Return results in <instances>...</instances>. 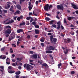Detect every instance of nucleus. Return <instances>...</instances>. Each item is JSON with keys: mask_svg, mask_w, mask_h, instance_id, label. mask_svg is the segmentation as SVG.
Returning <instances> with one entry per match:
<instances>
[{"mask_svg": "<svg viewBox=\"0 0 78 78\" xmlns=\"http://www.w3.org/2000/svg\"><path fill=\"white\" fill-rule=\"evenodd\" d=\"M46 15V16H50V14L47 13H46V14H45Z\"/></svg>", "mask_w": 78, "mask_h": 78, "instance_id": "52", "label": "nucleus"}, {"mask_svg": "<svg viewBox=\"0 0 78 78\" xmlns=\"http://www.w3.org/2000/svg\"><path fill=\"white\" fill-rule=\"evenodd\" d=\"M7 7L9 8H10V5H9V4H7Z\"/></svg>", "mask_w": 78, "mask_h": 78, "instance_id": "61", "label": "nucleus"}, {"mask_svg": "<svg viewBox=\"0 0 78 78\" xmlns=\"http://www.w3.org/2000/svg\"><path fill=\"white\" fill-rule=\"evenodd\" d=\"M70 34L71 35H74L75 34V32L73 31H71L70 32Z\"/></svg>", "mask_w": 78, "mask_h": 78, "instance_id": "27", "label": "nucleus"}, {"mask_svg": "<svg viewBox=\"0 0 78 78\" xmlns=\"http://www.w3.org/2000/svg\"><path fill=\"white\" fill-rule=\"evenodd\" d=\"M17 31L18 33H22L23 31V30L22 29H19L17 30Z\"/></svg>", "mask_w": 78, "mask_h": 78, "instance_id": "10", "label": "nucleus"}, {"mask_svg": "<svg viewBox=\"0 0 78 78\" xmlns=\"http://www.w3.org/2000/svg\"><path fill=\"white\" fill-rule=\"evenodd\" d=\"M56 18H57L58 19H59V16H58V15H57L56 16Z\"/></svg>", "mask_w": 78, "mask_h": 78, "instance_id": "62", "label": "nucleus"}, {"mask_svg": "<svg viewBox=\"0 0 78 78\" xmlns=\"http://www.w3.org/2000/svg\"><path fill=\"white\" fill-rule=\"evenodd\" d=\"M75 12H76V14H78V10L76 11Z\"/></svg>", "mask_w": 78, "mask_h": 78, "instance_id": "63", "label": "nucleus"}, {"mask_svg": "<svg viewBox=\"0 0 78 78\" xmlns=\"http://www.w3.org/2000/svg\"><path fill=\"white\" fill-rule=\"evenodd\" d=\"M46 53H48V54H50V53H52V51H46Z\"/></svg>", "mask_w": 78, "mask_h": 78, "instance_id": "20", "label": "nucleus"}, {"mask_svg": "<svg viewBox=\"0 0 78 78\" xmlns=\"http://www.w3.org/2000/svg\"><path fill=\"white\" fill-rule=\"evenodd\" d=\"M8 69H9V70H12V66H9L8 67Z\"/></svg>", "mask_w": 78, "mask_h": 78, "instance_id": "36", "label": "nucleus"}, {"mask_svg": "<svg viewBox=\"0 0 78 78\" xmlns=\"http://www.w3.org/2000/svg\"><path fill=\"white\" fill-rule=\"evenodd\" d=\"M40 41H41V42H44V39H40Z\"/></svg>", "mask_w": 78, "mask_h": 78, "instance_id": "49", "label": "nucleus"}, {"mask_svg": "<svg viewBox=\"0 0 78 78\" xmlns=\"http://www.w3.org/2000/svg\"><path fill=\"white\" fill-rule=\"evenodd\" d=\"M19 66H22V63L21 62H19Z\"/></svg>", "mask_w": 78, "mask_h": 78, "instance_id": "60", "label": "nucleus"}, {"mask_svg": "<svg viewBox=\"0 0 78 78\" xmlns=\"http://www.w3.org/2000/svg\"><path fill=\"white\" fill-rule=\"evenodd\" d=\"M6 59V56L5 55V56L2 57V59Z\"/></svg>", "mask_w": 78, "mask_h": 78, "instance_id": "53", "label": "nucleus"}, {"mask_svg": "<svg viewBox=\"0 0 78 78\" xmlns=\"http://www.w3.org/2000/svg\"><path fill=\"white\" fill-rule=\"evenodd\" d=\"M72 59H76V57H75L73 56L72 57Z\"/></svg>", "mask_w": 78, "mask_h": 78, "instance_id": "59", "label": "nucleus"}, {"mask_svg": "<svg viewBox=\"0 0 78 78\" xmlns=\"http://www.w3.org/2000/svg\"><path fill=\"white\" fill-rule=\"evenodd\" d=\"M57 27L56 28L57 30H59L61 28V23L60 22H58L57 23Z\"/></svg>", "mask_w": 78, "mask_h": 78, "instance_id": "5", "label": "nucleus"}, {"mask_svg": "<svg viewBox=\"0 0 78 78\" xmlns=\"http://www.w3.org/2000/svg\"><path fill=\"white\" fill-rule=\"evenodd\" d=\"M30 19H31V16H29V17H27L26 18V19L27 20H29Z\"/></svg>", "mask_w": 78, "mask_h": 78, "instance_id": "34", "label": "nucleus"}, {"mask_svg": "<svg viewBox=\"0 0 78 78\" xmlns=\"http://www.w3.org/2000/svg\"><path fill=\"white\" fill-rule=\"evenodd\" d=\"M64 41L65 43L69 44V43H70V42H71L72 39L71 38H67L66 39H65Z\"/></svg>", "mask_w": 78, "mask_h": 78, "instance_id": "3", "label": "nucleus"}, {"mask_svg": "<svg viewBox=\"0 0 78 78\" xmlns=\"http://www.w3.org/2000/svg\"><path fill=\"white\" fill-rule=\"evenodd\" d=\"M60 5L61 6H60V5H57V9H62H62H63V8H64L63 5H62V4H61Z\"/></svg>", "mask_w": 78, "mask_h": 78, "instance_id": "6", "label": "nucleus"}, {"mask_svg": "<svg viewBox=\"0 0 78 78\" xmlns=\"http://www.w3.org/2000/svg\"><path fill=\"white\" fill-rule=\"evenodd\" d=\"M55 22V20H52L50 21V24H53L54 22Z\"/></svg>", "mask_w": 78, "mask_h": 78, "instance_id": "24", "label": "nucleus"}, {"mask_svg": "<svg viewBox=\"0 0 78 78\" xmlns=\"http://www.w3.org/2000/svg\"><path fill=\"white\" fill-rule=\"evenodd\" d=\"M12 66H14V67H15L16 64H15V63H13L12 64Z\"/></svg>", "mask_w": 78, "mask_h": 78, "instance_id": "58", "label": "nucleus"}, {"mask_svg": "<svg viewBox=\"0 0 78 78\" xmlns=\"http://www.w3.org/2000/svg\"><path fill=\"white\" fill-rule=\"evenodd\" d=\"M48 7H49V4H47L45 6H44V9L46 11H48Z\"/></svg>", "mask_w": 78, "mask_h": 78, "instance_id": "4", "label": "nucleus"}, {"mask_svg": "<svg viewBox=\"0 0 78 78\" xmlns=\"http://www.w3.org/2000/svg\"><path fill=\"white\" fill-rule=\"evenodd\" d=\"M25 25V23L23 22L22 23H20V26H22V25Z\"/></svg>", "mask_w": 78, "mask_h": 78, "instance_id": "23", "label": "nucleus"}, {"mask_svg": "<svg viewBox=\"0 0 78 78\" xmlns=\"http://www.w3.org/2000/svg\"><path fill=\"white\" fill-rule=\"evenodd\" d=\"M28 8L29 9V11H30L31 9H32L33 8V7L31 6V5L29 6Z\"/></svg>", "mask_w": 78, "mask_h": 78, "instance_id": "28", "label": "nucleus"}, {"mask_svg": "<svg viewBox=\"0 0 78 78\" xmlns=\"http://www.w3.org/2000/svg\"><path fill=\"white\" fill-rule=\"evenodd\" d=\"M29 53L30 54H33V51H30Z\"/></svg>", "mask_w": 78, "mask_h": 78, "instance_id": "56", "label": "nucleus"}, {"mask_svg": "<svg viewBox=\"0 0 78 78\" xmlns=\"http://www.w3.org/2000/svg\"><path fill=\"white\" fill-rule=\"evenodd\" d=\"M32 24L34 25V26L36 25V22H35V21H34L32 23Z\"/></svg>", "mask_w": 78, "mask_h": 78, "instance_id": "31", "label": "nucleus"}, {"mask_svg": "<svg viewBox=\"0 0 78 78\" xmlns=\"http://www.w3.org/2000/svg\"><path fill=\"white\" fill-rule=\"evenodd\" d=\"M10 59L8 58L6 59V63L7 64H8V65L10 64Z\"/></svg>", "mask_w": 78, "mask_h": 78, "instance_id": "7", "label": "nucleus"}, {"mask_svg": "<svg viewBox=\"0 0 78 78\" xmlns=\"http://www.w3.org/2000/svg\"><path fill=\"white\" fill-rule=\"evenodd\" d=\"M17 16H15L13 17V20H16L17 18Z\"/></svg>", "mask_w": 78, "mask_h": 78, "instance_id": "41", "label": "nucleus"}, {"mask_svg": "<svg viewBox=\"0 0 78 78\" xmlns=\"http://www.w3.org/2000/svg\"><path fill=\"white\" fill-rule=\"evenodd\" d=\"M5 47H3V48H1V50L2 51H4L5 50Z\"/></svg>", "mask_w": 78, "mask_h": 78, "instance_id": "39", "label": "nucleus"}, {"mask_svg": "<svg viewBox=\"0 0 78 78\" xmlns=\"http://www.w3.org/2000/svg\"><path fill=\"white\" fill-rule=\"evenodd\" d=\"M11 35L12 37L11 38L9 37V41H11L12 39H14L15 37V36H16V34H15V33H14V32H12V33Z\"/></svg>", "mask_w": 78, "mask_h": 78, "instance_id": "2", "label": "nucleus"}, {"mask_svg": "<svg viewBox=\"0 0 78 78\" xmlns=\"http://www.w3.org/2000/svg\"><path fill=\"white\" fill-rule=\"evenodd\" d=\"M33 14V13L32 12H29V16H32Z\"/></svg>", "mask_w": 78, "mask_h": 78, "instance_id": "57", "label": "nucleus"}, {"mask_svg": "<svg viewBox=\"0 0 78 78\" xmlns=\"http://www.w3.org/2000/svg\"><path fill=\"white\" fill-rule=\"evenodd\" d=\"M20 73H21L20 71H18L17 72H16L15 73L16 75H20Z\"/></svg>", "mask_w": 78, "mask_h": 78, "instance_id": "22", "label": "nucleus"}, {"mask_svg": "<svg viewBox=\"0 0 78 78\" xmlns=\"http://www.w3.org/2000/svg\"><path fill=\"white\" fill-rule=\"evenodd\" d=\"M49 48H51V49H49V50H52L53 51L54 50H55V48H56L55 47H54L53 46H50L49 47Z\"/></svg>", "mask_w": 78, "mask_h": 78, "instance_id": "11", "label": "nucleus"}, {"mask_svg": "<svg viewBox=\"0 0 78 78\" xmlns=\"http://www.w3.org/2000/svg\"><path fill=\"white\" fill-rule=\"evenodd\" d=\"M16 78H19V76H16Z\"/></svg>", "mask_w": 78, "mask_h": 78, "instance_id": "64", "label": "nucleus"}, {"mask_svg": "<svg viewBox=\"0 0 78 78\" xmlns=\"http://www.w3.org/2000/svg\"><path fill=\"white\" fill-rule=\"evenodd\" d=\"M17 20L18 21H20V17H18L17 18Z\"/></svg>", "mask_w": 78, "mask_h": 78, "instance_id": "48", "label": "nucleus"}, {"mask_svg": "<svg viewBox=\"0 0 78 78\" xmlns=\"http://www.w3.org/2000/svg\"><path fill=\"white\" fill-rule=\"evenodd\" d=\"M52 5H50L49 6V5L48 9H50V8H52Z\"/></svg>", "mask_w": 78, "mask_h": 78, "instance_id": "33", "label": "nucleus"}, {"mask_svg": "<svg viewBox=\"0 0 78 78\" xmlns=\"http://www.w3.org/2000/svg\"><path fill=\"white\" fill-rule=\"evenodd\" d=\"M3 12L4 13H7V12H8V11L6 10H3Z\"/></svg>", "mask_w": 78, "mask_h": 78, "instance_id": "47", "label": "nucleus"}, {"mask_svg": "<svg viewBox=\"0 0 78 78\" xmlns=\"http://www.w3.org/2000/svg\"><path fill=\"white\" fill-rule=\"evenodd\" d=\"M64 22L65 23H67V21H66V19H64Z\"/></svg>", "mask_w": 78, "mask_h": 78, "instance_id": "46", "label": "nucleus"}, {"mask_svg": "<svg viewBox=\"0 0 78 78\" xmlns=\"http://www.w3.org/2000/svg\"><path fill=\"white\" fill-rule=\"evenodd\" d=\"M53 41L55 42H56L57 41V39L55 38H53Z\"/></svg>", "mask_w": 78, "mask_h": 78, "instance_id": "29", "label": "nucleus"}, {"mask_svg": "<svg viewBox=\"0 0 78 78\" xmlns=\"http://www.w3.org/2000/svg\"><path fill=\"white\" fill-rule=\"evenodd\" d=\"M8 20H9V21L8 22H7ZM14 22V21L12 19L10 21V20H9L8 19L4 21V22L5 24V25H8L9 24V23H10V24L12 23H13Z\"/></svg>", "mask_w": 78, "mask_h": 78, "instance_id": "1", "label": "nucleus"}, {"mask_svg": "<svg viewBox=\"0 0 78 78\" xmlns=\"http://www.w3.org/2000/svg\"><path fill=\"white\" fill-rule=\"evenodd\" d=\"M42 67H44V66L45 67H48V65L45 63H43L42 65Z\"/></svg>", "mask_w": 78, "mask_h": 78, "instance_id": "12", "label": "nucleus"}, {"mask_svg": "<svg viewBox=\"0 0 78 78\" xmlns=\"http://www.w3.org/2000/svg\"><path fill=\"white\" fill-rule=\"evenodd\" d=\"M16 60H18V61H21V59H20L19 58H16Z\"/></svg>", "mask_w": 78, "mask_h": 78, "instance_id": "50", "label": "nucleus"}, {"mask_svg": "<svg viewBox=\"0 0 78 78\" xmlns=\"http://www.w3.org/2000/svg\"><path fill=\"white\" fill-rule=\"evenodd\" d=\"M32 58H33L37 59V54H33L32 56Z\"/></svg>", "mask_w": 78, "mask_h": 78, "instance_id": "9", "label": "nucleus"}, {"mask_svg": "<svg viewBox=\"0 0 78 78\" xmlns=\"http://www.w3.org/2000/svg\"><path fill=\"white\" fill-rule=\"evenodd\" d=\"M0 68L2 69V70H3V69H4V67L3 66H0Z\"/></svg>", "mask_w": 78, "mask_h": 78, "instance_id": "51", "label": "nucleus"}, {"mask_svg": "<svg viewBox=\"0 0 78 78\" xmlns=\"http://www.w3.org/2000/svg\"><path fill=\"white\" fill-rule=\"evenodd\" d=\"M71 19H72L71 17H69L68 18V20H71Z\"/></svg>", "mask_w": 78, "mask_h": 78, "instance_id": "54", "label": "nucleus"}, {"mask_svg": "<svg viewBox=\"0 0 78 78\" xmlns=\"http://www.w3.org/2000/svg\"><path fill=\"white\" fill-rule=\"evenodd\" d=\"M16 8L18 9H21V6H20L19 5H16Z\"/></svg>", "mask_w": 78, "mask_h": 78, "instance_id": "18", "label": "nucleus"}, {"mask_svg": "<svg viewBox=\"0 0 78 78\" xmlns=\"http://www.w3.org/2000/svg\"><path fill=\"white\" fill-rule=\"evenodd\" d=\"M18 68L20 70H21V69H22V67L20 66H18Z\"/></svg>", "mask_w": 78, "mask_h": 78, "instance_id": "55", "label": "nucleus"}, {"mask_svg": "<svg viewBox=\"0 0 78 78\" xmlns=\"http://www.w3.org/2000/svg\"><path fill=\"white\" fill-rule=\"evenodd\" d=\"M30 70H31V69H33L34 68L33 66H32L30 65Z\"/></svg>", "mask_w": 78, "mask_h": 78, "instance_id": "45", "label": "nucleus"}, {"mask_svg": "<svg viewBox=\"0 0 78 78\" xmlns=\"http://www.w3.org/2000/svg\"><path fill=\"white\" fill-rule=\"evenodd\" d=\"M26 24V25H30V22L28 21H27Z\"/></svg>", "mask_w": 78, "mask_h": 78, "instance_id": "32", "label": "nucleus"}, {"mask_svg": "<svg viewBox=\"0 0 78 78\" xmlns=\"http://www.w3.org/2000/svg\"><path fill=\"white\" fill-rule=\"evenodd\" d=\"M5 28H10V29H11V26H10L8 25V26H6L5 27Z\"/></svg>", "mask_w": 78, "mask_h": 78, "instance_id": "30", "label": "nucleus"}, {"mask_svg": "<svg viewBox=\"0 0 78 78\" xmlns=\"http://www.w3.org/2000/svg\"><path fill=\"white\" fill-rule=\"evenodd\" d=\"M9 10H10V11H11V12H14V10H13V9H12L11 8H10L9 9Z\"/></svg>", "mask_w": 78, "mask_h": 78, "instance_id": "35", "label": "nucleus"}, {"mask_svg": "<svg viewBox=\"0 0 78 78\" xmlns=\"http://www.w3.org/2000/svg\"><path fill=\"white\" fill-rule=\"evenodd\" d=\"M45 20H46L47 21H49V20H50V19L49 18L47 17L45 18Z\"/></svg>", "mask_w": 78, "mask_h": 78, "instance_id": "26", "label": "nucleus"}, {"mask_svg": "<svg viewBox=\"0 0 78 78\" xmlns=\"http://www.w3.org/2000/svg\"><path fill=\"white\" fill-rule=\"evenodd\" d=\"M50 41L51 42V43H53V41L52 39H53V36H51L50 37Z\"/></svg>", "mask_w": 78, "mask_h": 78, "instance_id": "16", "label": "nucleus"}, {"mask_svg": "<svg viewBox=\"0 0 78 78\" xmlns=\"http://www.w3.org/2000/svg\"><path fill=\"white\" fill-rule=\"evenodd\" d=\"M52 27L54 28H56V25L55 24H53L52 25Z\"/></svg>", "mask_w": 78, "mask_h": 78, "instance_id": "37", "label": "nucleus"}, {"mask_svg": "<svg viewBox=\"0 0 78 78\" xmlns=\"http://www.w3.org/2000/svg\"><path fill=\"white\" fill-rule=\"evenodd\" d=\"M38 1H37L35 2V4L36 6H37L38 5Z\"/></svg>", "mask_w": 78, "mask_h": 78, "instance_id": "44", "label": "nucleus"}, {"mask_svg": "<svg viewBox=\"0 0 78 78\" xmlns=\"http://www.w3.org/2000/svg\"><path fill=\"white\" fill-rule=\"evenodd\" d=\"M41 46H42V47H44L45 46V45H44V44L42 43H41Z\"/></svg>", "mask_w": 78, "mask_h": 78, "instance_id": "43", "label": "nucleus"}, {"mask_svg": "<svg viewBox=\"0 0 78 78\" xmlns=\"http://www.w3.org/2000/svg\"><path fill=\"white\" fill-rule=\"evenodd\" d=\"M31 20L30 21V22H32L34 20L33 18H31Z\"/></svg>", "mask_w": 78, "mask_h": 78, "instance_id": "40", "label": "nucleus"}, {"mask_svg": "<svg viewBox=\"0 0 78 78\" xmlns=\"http://www.w3.org/2000/svg\"><path fill=\"white\" fill-rule=\"evenodd\" d=\"M12 47H16V45H15L14 44H12Z\"/></svg>", "mask_w": 78, "mask_h": 78, "instance_id": "38", "label": "nucleus"}, {"mask_svg": "<svg viewBox=\"0 0 78 78\" xmlns=\"http://www.w3.org/2000/svg\"><path fill=\"white\" fill-rule=\"evenodd\" d=\"M71 73L72 75H73V74H75V72L73 71H72L71 72Z\"/></svg>", "mask_w": 78, "mask_h": 78, "instance_id": "42", "label": "nucleus"}, {"mask_svg": "<svg viewBox=\"0 0 78 78\" xmlns=\"http://www.w3.org/2000/svg\"><path fill=\"white\" fill-rule=\"evenodd\" d=\"M26 68L27 70H30V65L28 64L26 66Z\"/></svg>", "mask_w": 78, "mask_h": 78, "instance_id": "17", "label": "nucleus"}, {"mask_svg": "<svg viewBox=\"0 0 78 78\" xmlns=\"http://www.w3.org/2000/svg\"><path fill=\"white\" fill-rule=\"evenodd\" d=\"M8 71L9 73H14V72H15V71H12L11 70H10L9 69H8Z\"/></svg>", "mask_w": 78, "mask_h": 78, "instance_id": "14", "label": "nucleus"}, {"mask_svg": "<svg viewBox=\"0 0 78 78\" xmlns=\"http://www.w3.org/2000/svg\"><path fill=\"white\" fill-rule=\"evenodd\" d=\"M72 6L74 9H78V7L76 6V5L74 4H72Z\"/></svg>", "mask_w": 78, "mask_h": 78, "instance_id": "8", "label": "nucleus"}, {"mask_svg": "<svg viewBox=\"0 0 78 78\" xmlns=\"http://www.w3.org/2000/svg\"><path fill=\"white\" fill-rule=\"evenodd\" d=\"M35 27L36 28H39V26L37 24H36V25H35Z\"/></svg>", "mask_w": 78, "mask_h": 78, "instance_id": "25", "label": "nucleus"}, {"mask_svg": "<svg viewBox=\"0 0 78 78\" xmlns=\"http://www.w3.org/2000/svg\"><path fill=\"white\" fill-rule=\"evenodd\" d=\"M5 32L6 33H7V34H9L11 33V30L10 29H8Z\"/></svg>", "mask_w": 78, "mask_h": 78, "instance_id": "13", "label": "nucleus"}, {"mask_svg": "<svg viewBox=\"0 0 78 78\" xmlns=\"http://www.w3.org/2000/svg\"><path fill=\"white\" fill-rule=\"evenodd\" d=\"M62 65V63H61V62H60L59 64H58V69H59V68H60V67Z\"/></svg>", "mask_w": 78, "mask_h": 78, "instance_id": "21", "label": "nucleus"}, {"mask_svg": "<svg viewBox=\"0 0 78 78\" xmlns=\"http://www.w3.org/2000/svg\"><path fill=\"white\" fill-rule=\"evenodd\" d=\"M20 13V12L19 10H17L14 13V15H16V14H19Z\"/></svg>", "mask_w": 78, "mask_h": 78, "instance_id": "15", "label": "nucleus"}, {"mask_svg": "<svg viewBox=\"0 0 78 78\" xmlns=\"http://www.w3.org/2000/svg\"><path fill=\"white\" fill-rule=\"evenodd\" d=\"M35 31L36 34H39V30L35 29Z\"/></svg>", "mask_w": 78, "mask_h": 78, "instance_id": "19", "label": "nucleus"}]
</instances>
